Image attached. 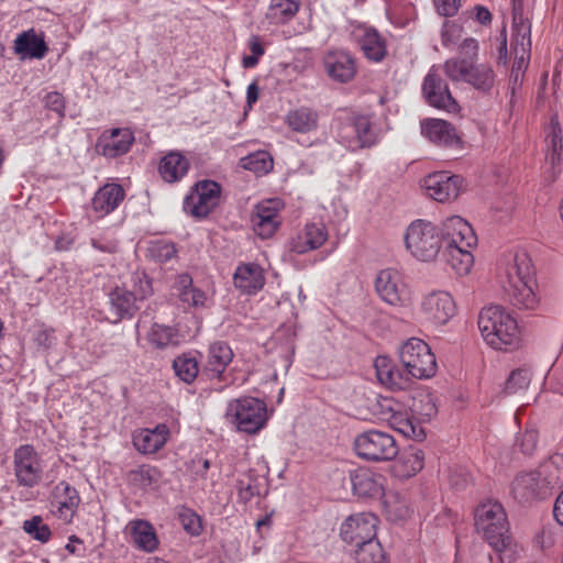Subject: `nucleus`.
Instances as JSON below:
<instances>
[{"instance_id":"obj_1","label":"nucleus","mask_w":563,"mask_h":563,"mask_svg":"<svg viewBox=\"0 0 563 563\" xmlns=\"http://www.w3.org/2000/svg\"><path fill=\"white\" fill-rule=\"evenodd\" d=\"M439 227L445 262L457 275H467L474 265L472 251L477 245V236L472 225L462 217L452 216Z\"/></svg>"},{"instance_id":"obj_2","label":"nucleus","mask_w":563,"mask_h":563,"mask_svg":"<svg viewBox=\"0 0 563 563\" xmlns=\"http://www.w3.org/2000/svg\"><path fill=\"white\" fill-rule=\"evenodd\" d=\"M501 284L511 302L522 309H534L539 298L534 291V269L525 251L510 253L500 273Z\"/></svg>"},{"instance_id":"obj_3","label":"nucleus","mask_w":563,"mask_h":563,"mask_svg":"<svg viewBox=\"0 0 563 563\" xmlns=\"http://www.w3.org/2000/svg\"><path fill=\"white\" fill-rule=\"evenodd\" d=\"M478 329L484 341L495 350L510 351L520 346L521 332L518 322L501 306L483 308L478 316Z\"/></svg>"},{"instance_id":"obj_4","label":"nucleus","mask_w":563,"mask_h":563,"mask_svg":"<svg viewBox=\"0 0 563 563\" xmlns=\"http://www.w3.org/2000/svg\"><path fill=\"white\" fill-rule=\"evenodd\" d=\"M475 527L495 551L503 552L510 547L509 525L499 503L487 501L479 505L475 511Z\"/></svg>"},{"instance_id":"obj_5","label":"nucleus","mask_w":563,"mask_h":563,"mask_svg":"<svg viewBox=\"0 0 563 563\" xmlns=\"http://www.w3.org/2000/svg\"><path fill=\"white\" fill-rule=\"evenodd\" d=\"M441 230L431 221L413 220L405 230L404 243L407 252L417 261L432 262L442 247Z\"/></svg>"},{"instance_id":"obj_6","label":"nucleus","mask_w":563,"mask_h":563,"mask_svg":"<svg viewBox=\"0 0 563 563\" xmlns=\"http://www.w3.org/2000/svg\"><path fill=\"white\" fill-rule=\"evenodd\" d=\"M225 417L238 431L250 434L262 430L268 420L266 404L254 397H243L230 401Z\"/></svg>"},{"instance_id":"obj_7","label":"nucleus","mask_w":563,"mask_h":563,"mask_svg":"<svg viewBox=\"0 0 563 563\" xmlns=\"http://www.w3.org/2000/svg\"><path fill=\"white\" fill-rule=\"evenodd\" d=\"M399 356L407 375L411 377L426 379L437 373L435 356L429 345L421 339H408L401 345Z\"/></svg>"},{"instance_id":"obj_8","label":"nucleus","mask_w":563,"mask_h":563,"mask_svg":"<svg viewBox=\"0 0 563 563\" xmlns=\"http://www.w3.org/2000/svg\"><path fill=\"white\" fill-rule=\"evenodd\" d=\"M418 312L424 323L440 328L446 325L457 314V306L449 291L434 289L422 295Z\"/></svg>"},{"instance_id":"obj_9","label":"nucleus","mask_w":563,"mask_h":563,"mask_svg":"<svg viewBox=\"0 0 563 563\" xmlns=\"http://www.w3.org/2000/svg\"><path fill=\"white\" fill-rule=\"evenodd\" d=\"M356 454L367 461H390L399 450L394 437L379 430H368L358 434L354 440Z\"/></svg>"},{"instance_id":"obj_10","label":"nucleus","mask_w":563,"mask_h":563,"mask_svg":"<svg viewBox=\"0 0 563 563\" xmlns=\"http://www.w3.org/2000/svg\"><path fill=\"white\" fill-rule=\"evenodd\" d=\"M45 464L41 455L30 444L20 445L13 453L14 477L19 486L33 488L44 474Z\"/></svg>"},{"instance_id":"obj_11","label":"nucleus","mask_w":563,"mask_h":563,"mask_svg":"<svg viewBox=\"0 0 563 563\" xmlns=\"http://www.w3.org/2000/svg\"><path fill=\"white\" fill-rule=\"evenodd\" d=\"M375 290L384 302L393 307H405L411 300V290L405 276L396 268H385L377 274Z\"/></svg>"},{"instance_id":"obj_12","label":"nucleus","mask_w":563,"mask_h":563,"mask_svg":"<svg viewBox=\"0 0 563 563\" xmlns=\"http://www.w3.org/2000/svg\"><path fill=\"white\" fill-rule=\"evenodd\" d=\"M512 29L511 49L514 63L510 78L514 84H518L521 82L523 74L530 63L531 25L528 20L515 13Z\"/></svg>"},{"instance_id":"obj_13","label":"nucleus","mask_w":563,"mask_h":563,"mask_svg":"<svg viewBox=\"0 0 563 563\" xmlns=\"http://www.w3.org/2000/svg\"><path fill=\"white\" fill-rule=\"evenodd\" d=\"M221 188L213 180L196 184L192 191L185 198L184 209L195 218L207 217L220 201Z\"/></svg>"},{"instance_id":"obj_14","label":"nucleus","mask_w":563,"mask_h":563,"mask_svg":"<svg viewBox=\"0 0 563 563\" xmlns=\"http://www.w3.org/2000/svg\"><path fill=\"white\" fill-rule=\"evenodd\" d=\"M421 187L431 199L438 202H450L462 192L464 179L449 172H437L427 175L421 181Z\"/></svg>"},{"instance_id":"obj_15","label":"nucleus","mask_w":563,"mask_h":563,"mask_svg":"<svg viewBox=\"0 0 563 563\" xmlns=\"http://www.w3.org/2000/svg\"><path fill=\"white\" fill-rule=\"evenodd\" d=\"M378 522L372 512L351 515L342 522L340 536L344 542L358 545L376 538Z\"/></svg>"},{"instance_id":"obj_16","label":"nucleus","mask_w":563,"mask_h":563,"mask_svg":"<svg viewBox=\"0 0 563 563\" xmlns=\"http://www.w3.org/2000/svg\"><path fill=\"white\" fill-rule=\"evenodd\" d=\"M422 90L428 103L448 112H456L459 104L452 97L446 82L441 78L440 68L432 66L427 74Z\"/></svg>"},{"instance_id":"obj_17","label":"nucleus","mask_w":563,"mask_h":563,"mask_svg":"<svg viewBox=\"0 0 563 563\" xmlns=\"http://www.w3.org/2000/svg\"><path fill=\"white\" fill-rule=\"evenodd\" d=\"M80 504L77 489L65 481L57 483L51 493L52 514L64 523H70Z\"/></svg>"},{"instance_id":"obj_18","label":"nucleus","mask_w":563,"mask_h":563,"mask_svg":"<svg viewBox=\"0 0 563 563\" xmlns=\"http://www.w3.org/2000/svg\"><path fill=\"white\" fill-rule=\"evenodd\" d=\"M284 203L279 199H268L260 202L252 214V224L255 233L262 239L275 234L282 223L280 210Z\"/></svg>"},{"instance_id":"obj_19","label":"nucleus","mask_w":563,"mask_h":563,"mask_svg":"<svg viewBox=\"0 0 563 563\" xmlns=\"http://www.w3.org/2000/svg\"><path fill=\"white\" fill-rule=\"evenodd\" d=\"M421 134L441 147H461L462 141L454 125L442 119L428 118L420 122Z\"/></svg>"},{"instance_id":"obj_20","label":"nucleus","mask_w":563,"mask_h":563,"mask_svg":"<svg viewBox=\"0 0 563 563\" xmlns=\"http://www.w3.org/2000/svg\"><path fill=\"white\" fill-rule=\"evenodd\" d=\"M134 142V135L129 129H112L104 131L98 139L96 150L108 158H115L129 152Z\"/></svg>"},{"instance_id":"obj_21","label":"nucleus","mask_w":563,"mask_h":563,"mask_svg":"<svg viewBox=\"0 0 563 563\" xmlns=\"http://www.w3.org/2000/svg\"><path fill=\"white\" fill-rule=\"evenodd\" d=\"M327 239L328 230L323 223H307L289 239L288 246L296 254H305L322 246Z\"/></svg>"},{"instance_id":"obj_22","label":"nucleus","mask_w":563,"mask_h":563,"mask_svg":"<svg viewBox=\"0 0 563 563\" xmlns=\"http://www.w3.org/2000/svg\"><path fill=\"white\" fill-rule=\"evenodd\" d=\"M13 52L21 60L43 59L48 52V46L43 33L29 29L16 35Z\"/></svg>"},{"instance_id":"obj_23","label":"nucleus","mask_w":563,"mask_h":563,"mask_svg":"<svg viewBox=\"0 0 563 563\" xmlns=\"http://www.w3.org/2000/svg\"><path fill=\"white\" fill-rule=\"evenodd\" d=\"M124 197L125 191L121 185L107 183L95 192L91 199V210L97 218H103L113 212Z\"/></svg>"},{"instance_id":"obj_24","label":"nucleus","mask_w":563,"mask_h":563,"mask_svg":"<svg viewBox=\"0 0 563 563\" xmlns=\"http://www.w3.org/2000/svg\"><path fill=\"white\" fill-rule=\"evenodd\" d=\"M352 489L358 497L377 498L384 494V477L368 468H357L350 473Z\"/></svg>"},{"instance_id":"obj_25","label":"nucleus","mask_w":563,"mask_h":563,"mask_svg":"<svg viewBox=\"0 0 563 563\" xmlns=\"http://www.w3.org/2000/svg\"><path fill=\"white\" fill-rule=\"evenodd\" d=\"M124 533L130 537L135 548L144 552H154L159 544L153 525L144 519H133L128 522Z\"/></svg>"},{"instance_id":"obj_26","label":"nucleus","mask_w":563,"mask_h":563,"mask_svg":"<svg viewBox=\"0 0 563 563\" xmlns=\"http://www.w3.org/2000/svg\"><path fill=\"white\" fill-rule=\"evenodd\" d=\"M174 288L185 309H200L209 306L210 298L203 290L194 285L192 278L188 274L178 275Z\"/></svg>"},{"instance_id":"obj_27","label":"nucleus","mask_w":563,"mask_h":563,"mask_svg":"<svg viewBox=\"0 0 563 563\" xmlns=\"http://www.w3.org/2000/svg\"><path fill=\"white\" fill-rule=\"evenodd\" d=\"M166 424H157L153 429H141L133 434V445L142 454H153L159 451L169 438Z\"/></svg>"},{"instance_id":"obj_28","label":"nucleus","mask_w":563,"mask_h":563,"mask_svg":"<svg viewBox=\"0 0 563 563\" xmlns=\"http://www.w3.org/2000/svg\"><path fill=\"white\" fill-rule=\"evenodd\" d=\"M548 490L539 470L521 473L512 482V493L515 497L520 500L543 497L547 495Z\"/></svg>"},{"instance_id":"obj_29","label":"nucleus","mask_w":563,"mask_h":563,"mask_svg":"<svg viewBox=\"0 0 563 563\" xmlns=\"http://www.w3.org/2000/svg\"><path fill=\"white\" fill-rule=\"evenodd\" d=\"M324 66L329 76L340 82L350 81L356 74L355 59L345 51L330 52L324 58Z\"/></svg>"},{"instance_id":"obj_30","label":"nucleus","mask_w":563,"mask_h":563,"mask_svg":"<svg viewBox=\"0 0 563 563\" xmlns=\"http://www.w3.org/2000/svg\"><path fill=\"white\" fill-rule=\"evenodd\" d=\"M190 167L188 158L178 151H170L165 154L158 163V174L168 184L180 181Z\"/></svg>"},{"instance_id":"obj_31","label":"nucleus","mask_w":563,"mask_h":563,"mask_svg":"<svg viewBox=\"0 0 563 563\" xmlns=\"http://www.w3.org/2000/svg\"><path fill=\"white\" fill-rule=\"evenodd\" d=\"M111 311L115 316L113 322L125 318H132L139 310V299L131 292L126 285L117 286L109 292Z\"/></svg>"},{"instance_id":"obj_32","label":"nucleus","mask_w":563,"mask_h":563,"mask_svg":"<svg viewBox=\"0 0 563 563\" xmlns=\"http://www.w3.org/2000/svg\"><path fill=\"white\" fill-rule=\"evenodd\" d=\"M234 285L246 294H255L265 285L263 268L254 263L241 264L233 276Z\"/></svg>"},{"instance_id":"obj_33","label":"nucleus","mask_w":563,"mask_h":563,"mask_svg":"<svg viewBox=\"0 0 563 563\" xmlns=\"http://www.w3.org/2000/svg\"><path fill=\"white\" fill-rule=\"evenodd\" d=\"M349 132H355L356 135V141L351 142V151L369 147L376 143V133L368 117L358 115L343 123V135L347 137Z\"/></svg>"},{"instance_id":"obj_34","label":"nucleus","mask_w":563,"mask_h":563,"mask_svg":"<svg viewBox=\"0 0 563 563\" xmlns=\"http://www.w3.org/2000/svg\"><path fill=\"white\" fill-rule=\"evenodd\" d=\"M424 465V453L418 448L410 445L405 449L393 464V472L399 478H409L419 473Z\"/></svg>"},{"instance_id":"obj_35","label":"nucleus","mask_w":563,"mask_h":563,"mask_svg":"<svg viewBox=\"0 0 563 563\" xmlns=\"http://www.w3.org/2000/svg\"><path fill=\"white\" fill-rule=\"evenodd\" d=\"M379 383L390 389H404L408 377L387 356H377L374 363Z\"/></svg>"},{"instance_id":"obj_36","label":"nucleus","mask_w":563,"mask_h":563,"mask_svg":"<svg viewBox=\"0 0 563 563\" xmlns=\"http://www.w3.org/2000/svg\"><path fill=\"white\" fill-rule=\"evenodd\" d=\"M233 351L224 342H214L209 346L205 372L212 378H219L232 362Z\"/></svg>"},{"instance_id":"obj_37","label":"nucleus","mask_w":563,"mask_h":563,"mask_svg":"<svg viewBox=\"0 0 563 563\" xmlns=\"http://www.w3.org/2000/svg\"><path fill=\"white\" fill-rule=\"evenodd\" d=\"M388 424L402 434L406 438L415 440H422L424 438V431L420 423L412 417V415L404 408L400 404L397 410L389 417H387Z\"/></svg>"},{"instance_id":"obj_38","label":"nucleus","mask_w":563,"mask_h":563,"mask_svg":"<svg viewBox=\"0 0 563 563\" xmlns=\"http://www.w3.org/2000/svg\"><path fill=\"white\" fill-rule=\"evenodd\" d=\"M388 424L402 434L406 438L415 440H422L424 438V431L420 423L412 417V415L404 408L400 404L397 410L389 417H387Z\"/></svg>"},{"instance_id":"obj_39","label":"nucleus","mask_w":563,"mask_h":563,"mask_svg":"<svg viewBox=\"0 0 563 563\" xmlns=\"http://www.w3.org/2000/svg\"><path fill=\"white\" fill-rule=\"evenodd\" d=\"M388 424L402 434L406 438L415 440H422L424 438V431L420 423L412 417V415L404 408L400 404L397 410L389 417H387Z\"/></svg>"},{"instance_id":"obj_40","label":"nucleus","mask_w":563,"mask_h":563,"mask_svg":"<svg viewBox=\"0 0 563 563\" xmlns=\"http://www.w3.org/2000/svg\"><path fill=\"white\" fill-rule=\"evenodd\" d=\"M319 115L317 111L300 107L287 112L285 123L296 133H310L318 128Z\"/></svg>"},{"instance_id":"obj_41","label":"nucleus","mask_w":563,"mask_h":563,"mask_svg":"<svg viewBox=\"0 0 563 563\" xmlns=\"http://www.w3.org/2000/svg\"><path fill=\"white\" fill-rule=\"evenodd\" d=\"M358 42L363 54L372 62L378 63L383 60L387 54L385 40L374 29H365Z\"/></svg>"},{"instance_id":"obj_42","label":"nucleus","mask_w":563,"mask_h":563,"mask_svg":"<svg viewBox=\"0 0 563 563\" xmlns=\"http://www.w3.org/2000/svg\"><path fill=\"white\" fill-rule=\"evenodd\" d=\"M539 472H541V477H543L548 489L563 485V455H552L541 464Z\"/></svg>"},{"instance_id":"obj_43","label":"nucleus","mask_w":563,"mask_h":563,"mask_svg":"<svg viewBox=\"0 0 563 563\" xmlns=\"http://www.w3.org/2000/svg\"><path fill=\"white\" fill-rule=\"evenodd\" d=\"M148 343L155 349H165L178 344V332L175 328L154 323L147 334Z\"/></svg>"},{"instance_id":"obj_44","label":"nucleus","mask_w":563,"mask_h":563,"mask_svg":"<svg viewBox=\"0 0 563 563\" xmlns=\"http://www.w3.org/2000/svg\"><path fill=\"white\" fill-rule=\"evenodd\" d=\"M128 479L131 485L141 489H147L156 485L161 479V472L157 467L152 465H140L128 474Z\"/></svg>"},{"instance_id":"obj_45","label":"nucleus","mask_w":563,"mask_h":563,"mask_svg":"<svg viewBox=\"0 0 563 563\" xmlns=\"http://www.w3.org/2000/svg\"><path fill=\"white\" fill-rule=\"evenodd\" d=\"M355 560L357 563H385V553L375 538L355 545Z\"/></svg>"},{"instance_id":"obj_46","label":"nucleus","mask_w":563,"mask_h":563,"mask_svg":"<svg viewBox=\"0 0 563 563\" xmlns=\"http://www.w3.org/2000/svg\"><path fill=\"white\" fill-rule=\"evenodd\" d=\"M495 82V74L493 68L486 64L473 65L467 84L475 89L488 91Z\"/></svg>"},{"instance_id":"obj_47","label":"nucleus","mask_w":563,"mask_h":563,"mask_svg":"<svg viewBox=\"0 0 563 563\" xmlns=\"http://www.w3.org/2000/svg\"><path fill=\"white\" fill-rule=\"evenodd\" d=\"M175 374L185 383L190 384L199 373L198 361L190 354H183L173 362Z\"/></svg>"},{"instance_id":"obj_48","label":"nucleus","mask_w":563,"mask_h":563,"mask_svg":"<svg viewBox=\"0 0 563 563\" xmlns=\"http://www.w3.org/2000/svg\"><path fill=\"white\" fill-rule=\"evenodd\" d=\"M125 285L139 301H143L153 294L152 280L144 271L133 272Z\"/></svg>"},{"instance_id":"obj_49","label":"nucleus","mask_w":563,"mask_h":563,"mask_svg":"<svg viewBox=\"0 0 563 563\" xmlns=\"http://www.w3.org/2000/svg\"><path fill=\"white\" fill-rule=\"evenodd\" d=\"M385 511L389 520L402 521L410 515V508L407 500L399 495H388L384 501Z\"/></svg>"},{"instance_id":"obj_50","label":"nucleus","mask_w":563,"mask_h":563,"mask_svg":"<svg viewBox=\"0 0 563 563\" xmlns=\"http://www.w3.org/2000/svg\"><path fill=\"white\" fill-rule=\"evenodd\" d=\"M473 63L467 58H451L443 65L444 73L453 81L467 82Z\"/></svg>"},{"instance_id":"obj_51","label":"nucleus","mask_w":563,"mask_h":563,"mask_svg":"<svg viewBox=\"0 0 563 563\" xmlns=\"http://www.w3.org/2000/svg\"><path fill=\"white\" fill-rule=\"evenodd\" d=\"M242 166L256 174H266L273 168V159L265 151H258L242 158Z\"/></svg>"},{"instance_id":"obj_52","label":"nucleus","mask_w":563,"mask_h":563,"mask_svg":"<svg viewBox=\"0 0 563 563\" xmlns=\"http://www.w3.org/2000/svg\"><path fill=\"white\" fill-rule=\"evenodd\" d=\"M23 530L33 539L46 543L49 541L52 532L49 527L44 523L41 516H34L23 522Z\"/></svg>"},{"instance_id":"obj_53","label":"nucleus","mask_w":563,"mask_h":563,"mask_svg":"<svg viewBox=\"0 0 563 563\" xmlns=\"http://www.w3.org/2000/svg\"><path fill=\"white\" fill-rule=\"evenodd\" d=\"M531 380V374L526 368L512 371L505 384V393L508 395L525 390Z\"/></svg>"},{"instance_id":"obj_54","label":"nucleus","mask_w":563,"mask_h":563,"mask_svg":"<svg viewBox=\"0 0 563 563\" xmlns=\"http://www.w3.org/2000/svg\"><path fill=\"white\" fill-rule=\"evenodd\" d=\"M300 2L298 0H272L271 10L274 16H279L283 21L292 19L299 11Z\"/></svg>"},{"instance_id":"obj_55","label":"nucleus","mask_w":563,"mask_h":563,"mask_svg":"<svg viewBox=\"0 0 563 563\" xmlns=\"http://www.w3.org/2000/svg\"><path fill=\"white\" fill-rule=\"evenodd\" d=\"M247 47L251 51V55H245L242 58V66L245 69L254 68L258 64L260 58L265 54V47L258 35H252L249 38Z\"/></svg>"},{"instance_id":"obj_56","label":"nucleus","mask_w":563,"mask_h":563,"mask_svg":"<svg viewBox=\"0 0 563 563\" xmlns=\"http://www.w3.org/2000/svg\"><path fill=\"white\" fill-rule=\"evenodd\" d=\"M236 489L239 500L244 504L249 503L260 493L256 478H254L252 475H244L239 478L236 482Z\"/></svg>"},{"instance_id":"obj_57","label":"nucleus","mask_w":563,"mask_h":563,"mask_svg":"<svg viewBox=\"0 0 563 563\" xmlns=\"http://www.w3.org/2000/svg\"><path fill=\"white\" fill-rule=\"evenodd\" d=\"M151 256L161 263L170 261L176 255V247L173 243L167 241H155L151 244Z\"/></svg>"},{"instance_id":"obj_58","label":"nucleus","mask_w":563,"mask_h":563,"mask_svg":"<svg viewBox=\"0 0 563 563\" xmlns=\"http://www.w3.org/2000/svg\"><path fill=\"white\" fill-rule=\"evenodd\" d=\"M463 27L453 22V21H444L441 30V38L442 44L444 46L454 45L462 37Z\"/></svg>"},{"instance_id":"obj_59","label":"nucleus","mask_w":563,"mask_h":563,"mask_svg":"<svg viewBox=\"0 0 563 563\" xmlns=\"http://www.w3.org/2000/svg\"><path fill=\"white\" fill-rule=\"evenodd\" d=\"M400 402L389 397H379L374 405V413L384 421H387L389 416L394 413L399 407Z\"/></svg>"},{"instance_id":"obj_60","label":"nucleus","mask_w":563,"mask_h":563,"mask_svg":"<svg viewBox=\"0 0 563 563\" xmlns=\"http://www.w3.org/2000/svg\"><path fill=\"white\" fill-rule=\"evenodd\" d=\"M90 244L95 250L107 254H114L119 249V242L115 239L106 235L91 238Z\"/></svg>"},{"instance_id":"obj_61","label":"nucleus","mask_w":563,"mask_h":563,"mask_svg":"<svg viewBox=\"0 0 563 563\" xmlns=\"http://www.w3.org/2000/svg\"><path fill=\"white\" fill-rule=\"evenodd\" d=\"M517 444L525 455H532L538 444L537 431L532 429L526 430L517 440Z\"/></svg>"},{"instance_id":"obj_62","label":"nucleus","mask_w":563,"mask_h":563,"mask_svg":"<svg viewBox=\"0 0 563 563\" xmlns=\"http://www.w3.org/2000/svg\"><path fill=\"white\" fill-rule=\"evenodd\" d=\"M549 145L552 150V162H554L555 155H559L562 150V136H561V128L556 120V118L551 119L550 124V134H549Z\"/></svg>"},{"instance_id":"obj_63","label":"nucleus","mask_w":563,"mask_h":563,"mask_svg":"<svg viewBox=\"0 0 563 563\" xmlns=\"http://www.w3.org/2000/svg\"><path fill=\"white\" fill-rule=\"evenodd\" d=\"M45 107L58 114L59 118L65 115V99L57 91L48 92L44 98Z\"/></svg>"},{"instance_id":"obj_64","label":"nucleus","mask_w":563,"mask_h":563,"mask_svg":"<svg viewBox=\"0 0 563 563\" xmlns=\"http://www.w3.org/2000/svg\"><path fill=\"white\" fill-rule=\"evenodd\" d=\"M437 12L442 16H453L461 7V0H433Z\"/></svg>"}]
</instances>
